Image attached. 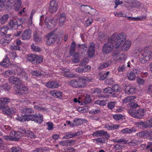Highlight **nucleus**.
<instances>
[{"mask_svg":"<svg viewBox=\"0 0 152 152\" xmlns=\"http://www.w3.org/2000/svg\"><path fill=\"white\" fill-rule=\"evenodd\" d=\"M105 137L104 138H98L97 139L94 140V141L95 140L96 141L97 143H101L102 144L106 142V140H105Z\"/></svg>","mask_w":152,"mask_h":152,"instance_id":"obj_46","label":"nucleus"},{"mask_svg":"<svg viewBox=\"0 0 152 152\" xmlns=\"http://www.w3.org/2000/svg\"><path fill=\"white\" fill-rule=\"evenodd\" d=\"M31 30L27 29L25 31L20 37L22 40H27L31 38Z\"/></svg>","mask_w":152,"mask_h":152,"instance_id":"obj_16","label":"nucleus"},{"mask_svg":"<svg viewBox=\"0 0 152 152\" xmlns=\"http://www.w3.org/2000/svg\"><path fill=\"white\" fill-rule=\"evenodd\" d=\"M91 67L89 66H87L84 68L79 67L75 69V71L77 72L82 73L86 72L90 70Z\"/></svg>","mask_w":152,"mask_h":152,"instance_id":"obj_26","label":"nucleus"},{"mask_svg":"<svg viewBox=\"0 0 152 152\" xmlns=\"http://www.w3.org/2000/svg\"><path fill=\"white\" fill-rule=\"evenodd\" d=\"M15 0H0V10L4 8L8 10L14 5Z\"/></svg>","mask_w":152,"mask_h":152,"instance_id":"obj_5","label":"nucleus"},{"mask_svg":"<svg viewBox=\"0 0 152 152\" xmlns=\"http://www.w3.org/2000/svg\"><path fill=\"white\" fill-rule=\"evenodd\" d=\"M31 47V49L34 51L39 52L41 50V49L39 48L36 46L34 44H32Z\"/></svg>","mask_w":152,"mask_h":152,"instance_id":"obj_55","label":"nucleus"},{"mask_svg":"<svg viewBox=\"0 0 152 152\" xmlns=\"http://www.w3.org/2000/svg\"><path fill=\"white\" fill-rule=\"evenodd\" d=\"M74 123L70 125V126L73 127L75 126H78L82 124L83 120L80 118L75 119L73 120Z\"/></svg>","mask_w":152,"mask_h":152,"instance_id":"obj_33","label":"nucleus"},{"mask_svg":"<svg viewBox=\"0 0 152 152\" xmlns=\"http://www.w3.org/2000/svg\"><path fill=\"white\" fill-rule=\"evenodd\" d=\"M66 18V17L65 13H62L60 15L59 20V25L60 26H63Z\"/></svg>","mask_w":152,"mask_h":152,"instance_id":"obj_25","label":"nucleus"},{"mask_svg":"<svg viewBox=\"0 0 152 152\" xmlns=\"http://www.w3.org/2000/svg\"><path fill=\"white\" fill-rule=\"evenodd\" d=\"M36 55L31 54L28 56L27 59L28 61H31L33 64H35L36 59Z\"/></svg>","mask_w":152,"mask_h":152,"instance_id":"obj_38","label":"nucleus"},{"mask_svg":"<svg viewBox=\"0 0 152 152\" xmlns=\"http://www.w3.org/2000/svg\"><path fill=\"white\" fill-rule=\"evenodd\" d=\"M20 150L21 149L18 147H12L10 149V151L12 152H19Z\"/></svg>","mask_w":152,"mask_h":152,"instance_id":"obj_57","label":"nucleus"},{"mask_svg":"<svg viewBox=\"0 0 152 152\" xmlns=\"http://www.w3.org/2000/svg\"><path fill=\"white\" fill-rule=\"evenodd\" d=\"M116 102H108L107 104V107L110 110H113L116 104Z\"/></svg>","mask_w":152,"mask_h":152,"instance_id":"obj_41","label":"nucleus"},{"mask_svg":"<svg viewBox=\"0 0 152 152\" xmlns=\"http://www.w3.org/2000/svg\"><path fill=\"white\" fill-rule=\"evenodd\" d=\"M9 17V15L8 14H5L1 16L0 18L1 24V25L4 24L8 20Z\"/></svg>","mask_w":152,"mask_h":152,"instance_id":"obj_34","label":"nucleus"},{"mask_svg":"<svg viewBox=\"0 0 152 152\" xmlns=\"http://www.w3.org/2000/svg\"><path fill=\"white\" fill-rule=\"evenodd\" d=\"M24 18H19L17 21L14 22L12 20L10 21L9 22L6 28L8 29H12L15 26H20L23 23Z\"/></svg>","mask_w":152,"mask_h":152,"instance_id":"obj_8","label":"nucleus"},{"mask_svg":"<svg viewBox=\"0 0 152 152\" xmlns=\"http://www.w3.org/2000/svg\"><path fill=\"white\" fill-rule=\"evenodd\" d=\"M123 116L121 114L115 115H113V118L116 120H118L122 119Z\"/></svg>","mask_w":152,"mask_h":152,"instance_id":"obj_62","label":"nucleus"},{"mask_svg":"<svg viewBox=\"0 0 152 152\" xmlns=\"http://www.w3.org/2000/svg\"><path fill=\"white\" fill-rule=\"evenodd\" d=\"M137 131L136 129L134 127L131 128H127L121 130V132L124 134H129Z\"/></svg>","mask_w":152,"mask_h":152,"instance_id":"obj_20","label":"nucleus"},{"mask_svg":"<svg viewBox=\"0 0 152 152\" xmlns=\"http://www.w3.org/2000/svg\"><path fill=\"white\" fill-rule=\"evenodd\" d=\"M144 109H138L137 110L136 114V118H142L144 115Z\"/></svg>","mask_w":152,"mask_h":152,"instance_id":"obj_32","label":"nucleus"},{"mask_svg":"<svg viewBox=\"0 0 152 152\" xmlns=\"http://www.w3.org/2000/svg\"><path fill=\"white\" fill-rule=\"evenodd\" d=\"M16 109L14 107H10L8 109H5L2 111L3 113L7 115H10L11 114H14L15 111Z\"/></svg>","mask_w":152,"mask_h":152,"instance_id":"obj_29","label":"nucleus"},{"mask_svg":"<svg viewBox=\"0 0 152 152\" xmlns=\"http://www.w3.org/2000/svg\"><path fill=\"white\" fill-rule=\"evenodd\" d=\"M21 112L26 115H30V113H34V111L31 108H23L21 110Z\"/></svg>","mask_w":152,"mask_h":152,"instance_id":"obj_24","label":"nucleus"},{"mask_svg":"<svg viewBox=\"0 0 152 152\" xmlns=\"http://www.w3.org/2000/svg\"><path fill=\"white\" fill-rule=\"evenodd\" d=\"M75 54H76V55H77V56H74V58L72 60V62L75 63H77L80 61L78 56V52H77Z\"/></svg>","mask_w":152,"mask_h":152,"instance_id":"obj_47","label":"nucleus"},{"mask_svg":"<svg viewBox=\"0 0 152 152\" xmlns=\"http://www.w3.org/2000/svg\"><path fill=\"white\" fill-rule=\"evenodd\" d=\"M26 136L31 138H34L36 137V136L34 133L29 130L27 131Z\"/></svg>","mask_w":152,"mask_h":152,"instance_id":"obj_51","label":"nucleus"},{"mask_svg":"<svg viewBox=\"0 0 152 152\" xmlns=\"http://www.w3.org/2000/svg\"><path fill=\"white\" fill-rule=\"evenodd\" d=\"M10 65V59L6 57L3 60L0 62V65L4 67H8Z\"/></svg>","mask_w":152,"mask_h":152,"instance_id":"obj_27","label":"nucleus"},{"mask_svg":"<svg viewBox=\"0 0 152 152\" xmlns=\"http://www.w3.org/2000/svg\"><path fill=\"white\" fill-rule=\"evenodd\" d=\"M95 103L102 106L106 105L107 104L106 100L99 101L97 100L95 101Z\"/></svg>","mask_w":152,"mask_h":152,"instance_id":"obj_45","label":"nucleus"},{"mask_svg":"<svg viewBox=\"0 0 152 152\" xmlns=\"http://www.w3.org/2000/svg\"><path fill=\"white\" fill-rule=\"evenodd\" d=\"M125 92L128 94H133L135 93L136 89L133 86H130L126 85L125 86Z\"/></svg>","mask_w":152,"mask_h":152,"instance_id":"obj_17","label":"nucleus"},{"mask_svg":"<svg viewBox=\"0 0 152 152\" xmlns=\"http://www.w3.org/2000/svg\"><path fill=\"white\" fill-rule=\"evenodd\" d=\"M152 52L148 49H145L142 53V56L145 57V59L147 60H149L151 57Z\"/></svg>","mask_w":152,"mask_h":152,"instance_id":"obj_18","label":"nucleus"},{"mask_svg":"<svg viewBox=\"0 0 152 152\" xmlns=\"http://www.w3.org/2000/svg\"><path fill=\"white\" fill-rule=\"evenodd\" d=\"M112 88L115 91L118 92L121 91V88L120 86L117 85H114L112 87Z\"/></svg>","mask_w":152,"mask_h":152,"instance_id":"obj_59","label":"nucleus"},{"mask_svg":"<svg viewBox=\"0 0 152 152\" xmlns=\"http://www.w3.org/2000/svg\"><path fill=\"white\" fill-rule=\"evenodd\" d=\"M110 72H107L106 73L104 74L103 75L100 77L99 80H103L107 77L108 75H109Z\"/></svg>","mask_w":152,"mask_h":152,"instance_id":"obj_61","label":"nucleus"},{"mask_svg":"<svg viewBox=\"0 0 152 152\" xmlns=\"http://www.w3.org/2000/svg\"><path fill=\"white\" fill-rule=\"evenodd\" d=\"M104 34L102 32L99 33L98 35V39L99 41H102L104 39Z\"/></svg>","mask_w":152,"mask_h":152,"instance_id":"obj_56","label":"nucleus"},{"mask_svg":"<svg viewBox=\"0 0 152 152\" xmlns=\"http://www.w3.org/2000/svg\"><path fill=\"white\" fill-rule=\"evenodd\" d=\"M112 55L114 57V58H116V60H120V57H119V53L118 51H114L113 52Z\"/></svg>","mask_w":152,"mask_h":152,"instance_id":"obj_52","label":"nucleus"},{"mask_svg":"<svg viewBox=\"0 0 152 152\" xmlns=\"http://www.w3.org/2000/svg\"><path fill=\"white\" fill-rule=\"evenodd\" d=\"M58 37L57 35L53 31L48 33L46 35V38L47 40L46 43L48 45H50L54 43Z\"/></svg>","mask_w":152,"mask_h":152,"instance_id":"obj_7","label":"nucleus"},{"mask_svg":"<svg viewBox=\"0 0 152 152\" xmlns=\"http://www.w3.org/2000/svg\"><path fill=\"white\" fill-rule=\"evenodd\" d=\"M13 74H14L13 72L10 70L6 71L3 73V75L6 77H9L10 75H12Z\"/></svg>","mask_w":152,"mask_h":152,"instance_id":"obj_50","label":"nucleus"},{"mask_svg":"<svg viewBox=\"0 0 152 152\" xmlns=\"http://www.w3.org/2000/svg\"><path fill=\"white\" fill-rule=\"evenodd\" d=\"M92 78L82 76L78 78V80H71L69 83V85L75 88H81L84 87L86 86V83L85 81L90 82L92 81Z\"/></svg>","mask_w":152,"mask_h":152,"instance_id":"obj_1","label":"nucleus"},{"mask_svg":"<svg viewBox=\"0 0 152 152\" xmlns=\"http://www.w3.org/2000/svg\"><path fill=\"white\" fill-rule=\"evenodd\" d=\"M140 72V71L138 69H134L132 72H128L127 74V77L129 80H133L135 79L136 75L139 74Z\"/></svg>","mask_w":152,"mask_h":152,"instance_id":"obj_14","label":"nucleus"},{"mask_svg":"<svg viewBox=\"0 0 152 152\" xmlns=\"http://www.w3.org/2000/svg\"><path fill=\"white\" fill-rule=\"evenodd\" d=\"M146 150H149L151 152H152V142H148L147 145H145Z\"/></svg>","mask_w":152,"mask_h":152,"instance_id":"obj_48","label":"nucleus"},{"mask_svg":"<svg viewBox=\"0 0 152 152\" xmlns=\"http://www.w3.org/2000/svg\"><path fill=\"white\" fill-rule=\"evenodd\" d=\"M111 64V62L110 61H107L100 65L98 67L99 69H102L110 66Z\"/></svg>","mask_w":152,"mask_h":152,"instance_id":"obj_35","label":"nucleus"},{"mask_svg":"<svg viewBox=\"0 0 152 152\" xmlns=\"http://www.w3.org/2000/svg\"><path fill=\"white\" fill-rule=\"evenodd\" d=\"M131 45V41L129 40H127L124 43L121 47V50L123 51H126L128 50Z\"/></svg>","mask_w":152,"mask_h":152,"instance_id":"obj_21","label":"nucleus"},{"mask_svg":"<svg viewBox=\"0 0 152 152\" xmlns=\"http://www.w3.org/2000/svg\"><path fill=\"white\" fill-rule=\"evenodd\" d=\"M100 112V110L99 109H92L89 112V113L92 115L97 114Z\"/></svg>","mask_w":152,"mask_h":152,"instance_id":"obj_54","label":"nucleus"},{"mask_svg":"<svg viewBox=\"0 0 152 152\" xmlns=\"http://www.w3.org/2000/svg\"><path fill=\"white\" fill-rule=\"evenodd\" d=\"M14 88L15 92L20 95H25L28 94L30 92V91L27 87L24 86H21L20 84H16Z\"/></svg>","mask_w":152,"mask_h":152,"instance_id":"obj_4","label":"nucleus"},{"mask_svg":"<svg viewBox=\"0 0 152 152\" xmlns=\"http://www.w3.org/2000/svg\"><path fill=\"white\" fill-rule=\"evenodd\" d=\"M14 136L16 138H18V140L20 138V137L22 136V134H21V133L19 132V131L14 132Z\"/></svg>","mask_w":152,"mask_h":152,"instance_id":"obj_58","label":"nucleus"},{"mask_svg":"<svg viewBox=\"0 0 152 152\" xmlns=\"http://www.w3.org/2000/svg\"><path fill=\"white\" fill-rule=\"evenodd\" d=\"M80 9L84 13L89 14L91 15H94V13L96 11L94 9L91 8L88 5H81L80 7Z\"/></svg>","mask_w":152,"mask_h":152,"instance_id":"obj_12","label":"nucleus"},{"mask_svg":"<svg viewBox=\"0 0 152 152\" xmlns=\"http://www.w3.org/2000/svg\"><path fill=\"white\" fill-rule=\"evenodd\" d=\"M136 97L135 96H130L123 99L122 100L124 104H126L130 102H132V101Z\"/></svg>","mask_w":152,"mask_h":152,"instance_id":"obj_36","label":"nucleus"},{"mask_svg":"<svg viewBox=\"0 0 152 152\" xmlns=\"http://www.w3.org/2000/svg\"><path fill=\"white\" fill-rule=\"evenodd\" d=\"M145 16H140L137 17H128V19L131 21L132 20H145L146 19Z\"/></svg>","mask_w":152,"mask_h":152,"instance_id":"obj_39","label":"nucleus"},{"mask_svg":"<svg viewBox=\"0 0 152 152\" xmlns=\"http://www.w3.org/2000/svg\"><path fill=\"white\" fill-rule=\"evenodd\" d=\"M46 86L52 88H58L59 86V83L57 81H49L46 83Z\"/></svg>","mask_w":152,"mask_h":152,"instance_id":"obj_19","label":"nucleus"},{"mask_svg":"<svg viewBox=\"0 0 152 152\" xmlns=\"http://www.w3.org/2000/svg\"><path fill=\"white\" fill-rule=\"evenodd\" d=\"M92 135L94 137H102L104 136L105 139H108L110 137V134L104 130H98L94 132Z\"/></svg>","mask_w":152,"mask_h":152,"instance_id":"obj_10","label":"nucleus"},{"mask_svg":"<svg viewBox=\"0 0 152 152\" xmlns=\"http://www.w3.org/2000/svg\"><path fill=\"white\" fill-rule=\"evenodd\" d=\"M74 141L68 140H62L59 142L60 145L63 146H68L71 145V144L74 142Z\"/></svg>","mask_w":152,"mask_h":152,"instance_id":"obj_23","label":"nucleus"},{"mask_svg":"<svg viewBox=\"0 0 152 152\" xmlns=\"http://www.w3.org/2000/svg\"><path fill=\"white\" fill-rule=\"evenodd\" d=\"M48 8V11L51 13L56 12L58 9V5L55 0L50 1Z\"/></svg>","mask_w":152,"mask_h":152,"instance_id":"obj_13","label":"nucleus"},{"mask_svg":"<svg viewBox=\"0 0 152 152\" xmlns=\"http://www.w3.org/2000/svg\"><path fill=\"white\" fill-rule=\"evenodd\" d=\"M88 60L87 58H84L82 59L80 62V64L83 66H84L88 62Z\"/></svg>","mask_w":152,"mask_h":152,"instance_id":"obj_64","label":"nucleus"},{"mask_svg":"<svg viewBox=\"0 0 152 152\" xmlns=\"http://www.w3.org/2000/svg\"><path fill=\"white\" fill-rule=\"evenodd\" d=\"M30 115H26L25 114L23 115H21L20 116H18L16 118V119L18 121H30V118L29 116Z\"/></svg>","mask_w":152,"mask_h":152,"instance_id":"obj_28","label":"nucleus"},{"mask_svg":"<svg viewBox=\"0 0 152 152\" xmlns=\"http://www.w3.org/2000/svg\"><path fill=\"white\" fill-rule=\"evenodd\" d=\"M115 37L114 35L111 36L108 38L107 42L105 43L103 45L102 50L104 53H110L113 50L114 48V39Z\"/></svg>","mask_w":152,"mask_h":152,"instance_id":"obj_2","label":"nucleus"},{"mask_svg":"<svg viewBox=\"0 0 152 152\" xmlns=\"http://www.w3.org/2000/svg\"><path fill=\"white\" fill-rule=\"evenodd\" d=\"M119 126V125L118 124L110 125L109 124L107 123L104 125V127L107 129L108 130H113L118 129Z\"/></svg>","mask_w":152,"mask_h":152,"instance_id":"obj_22","label":"nucleus"},{"mask_svg":"<svg viewBox=\"0 0 152 152\" xmlns=\"http://www.w3.org/2000/svg\"><path fill=\"white\" fill-rule=\"evenodd\" d=\"M114 35L115 39H114V42L115 45V48H117L121 46L123 42L126 39V35L124 33H121L117 34H113L111 36Z\"/></svg>","mask_w":152,"mask_h":152,"instance_id":"obj_3","label":"nucleus"},{"mask_svg":"<svg viewBox=\"0 0 152 152\" xmlns=\"http://www.w3.org/2000/svg\"><path fill=\"white\" fill-rule=\"evenodd\" d=\"M31 73L33 75L36 76H40L42 75L41 72L38 70L32 71L31 72Z\"/></svg>","mask_w":152,"mask_h":152,"instance_id":"obj_60","label":"nucleus"},{"mask_svg":"<svg viewBox=\"0 0 152 152\" xmlns=\"http://www.w3.org/2000/svg\"><path fill=\"white\" fill-rule=\"evenodd\" d=\"M50 93L53 96L57 98H61L62 97V92L56 91H50Z\"/></svg>","mask_w":152,"mask_h":152,"instance_id":"obj_30","label":"nucleus"},{"mask_svg":"<svg viewBox=\"0 0 152 152\" xmlns=\"http://www.w3.org/2000/svg\"><path fill=\"white\" fill-rule=\"evenodd\" d=\"M15 66V70L13 71L14 74L17 75L18 76L21 78H23L25 77L26 75V73L24 69L20 66Z\"/></svg>","mask_w":152,"mask_h":152,"instance_id":"obj_11","label":"nucleus"},{"mask_svg":"<svg viewBox=\"0 0 152 152\" xmlns=\"http://www.w3.org/2000/svg\"><path fill=\"white\" fill-rule=\"evenodd\" d=\"M129 113L132 117L136 118V110L135 109L130 108L128 111Z\"/></svg>","mask_w":152,"mask_h":152,"instance_id":"obj_43","label":"nucleus"},{"mask_svg":"<svg viewBox=\"0 0 152 152\" xmlns=\"http://www.w3.org/2000/svg\"><path fill=\"white\" fill-rule=\"evenodd\" d=\"M42 59L43 58L42 57L36 55L35 64H38L40 63L42 61Z\"/></svg>","mask_w":152,"mask_h":152,"instance_id":"obj_49","label":"nucleus"},{"mask_svg":"<svg viewBox=\"0 0 152 152\" xmlns=\"http://www.w3.org/2000/svg\"><path fill=\"white\" fill-rule=\"evenodd\" d=\"M126 66L125 65L123 64L119 65L118 66L117 70L119 72H123L126 71Z\"/></svg>","mask_w":152,"mask_h":152,"instance_id":"obj_40","label":"nucleus"},{"mask_svg":"<svg viewBox=\"0 0 152 152\" xmlns=\"http://www.w3.org/2000/svg\"><path fill=\"white\" fill-rule=\"evenodd\" d=\"M6 27H1L0 28V35H4L7 33Z\"/></svg>","mask_w":152,"mask_h":152,"instance_id":"obj_53","label":"nucleus"},{"mask_svg":"<svg viewBox=\"0 0 152 152\" xmlns=\"http://www.w3.org/2000/svg\"><path fill=\"white\" fill-rule=\"evenodd\" d=\"M34 40L37 42H41L42 40V38L41 35L38 34L37 32H35L33 34Z\"/></svg>","mask_w":152,"mask_h":152,"instance_id":"obj_31","label":"nucleus"},{"mask_svg":"<svg viewBox=\"0 0 152 152\" xmlns=\"http://www.w3.org/2000/svg\"><path fill=\"white\" fill-rule=\"evenodd\" d=\"M30 119L37 123L40 124L43 121V115L40 114H35L30 115Z\"/></svg>","mask_w":152,"mask_h":152,"instance_id":"obj_9","label":"nucleus"},{"mask_svg":"<svg viewBox=\"0 0 152 152\" xmlns=\"http://www.w3.org/2000/svg\"><path fill=\"white\" fill-rule=\"evenodd\" d=\"M150 121L149 120H148L145 121L143 122V127L144 128H146L148 127H150Z\"/></svg>","mask_w":152,"mask_h":152,"instance_id":"obj_63","label":"nucleus"},{"mask_svg":"<svg viewBox=\"0 0 152 152\" xmlns=\"http://www.w3.org/2000/svg\"><path fill=\"white\" fill-rule=\"evenodd\" d=\"M15 10H18L21 6V2L20 0H16L15 1Z\"/></svg>","mask_w":152,"mask_h":152,"instance_id":"obj_42","label":"nucleus"},{"mask_svg":"<svg viewBox=\"0 0 152 152\" xmlns=\"http://www.w3.org/2000/svg\"><path fill=\"white\" fill-rule=\"evenodd\" d=\"M95 44L93 42L90 43L87 53L90 58L93 57L95 53Z\"/></svg>","mask_w":152,"mask_h":152,"instance_id":"obj_15","label":"nucleus"},{"mask_svg":"<svg viewBox=\"0 0 152 152\" xmlns=\"http://www.w3.org/2000/svg\"><path fill=\"white\" fill-rule=\"evenodd\" d=\"M10 42V40H7L4 38H2L0 39V43L4 46L8 44Z\"/></svg>","mask_w":152,"mask_h":152,"instance_id":"obj_44","label":"nucleus"},{"mask_svg":"<svg viewBox=\"0 0 152 152\" xmlns=\"http://www.w3.org/2000/svg\"><path fill=\"white\" fill-rule=\"evenodd\" d=\"M45 23L47 28L49 30H51L56 26L57 22L53 18L46 17Z\"/></svg>","mask_w":152,"mask_h":152,"instance_id":"obj_6","label":"nucleus"},{"mask_svg":"<svg viewBox=\"0 0 152 152\" xmlns=\"http://www.w3.org/2000/svg\"><path fill=\"white\" fill-rule=\"evenodd\" d=\"M9 82L12 84L18 82L20 84V80L19 78L15 77L14 76H11L9 78Z\"/></svg>","mask_w":152,"mask_h":152,"instance_id":"obj_37","label":"nucleus"}]
</instances>
